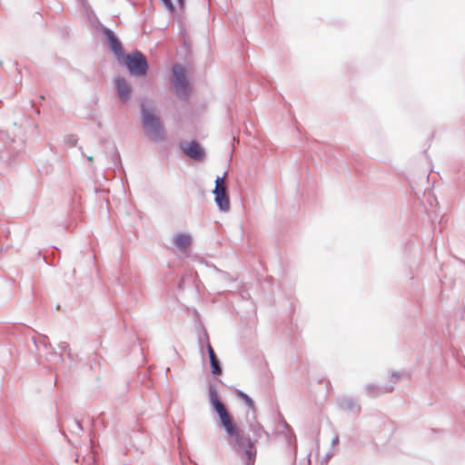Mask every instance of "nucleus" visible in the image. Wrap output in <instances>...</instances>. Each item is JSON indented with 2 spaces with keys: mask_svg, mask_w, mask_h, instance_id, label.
<instances>
[{
  "mask_svg": "<svg viewBox=\"0 0 465 465\" xmlns=\"http://www.w3.org/2000/svg\"><path fill=\"white\" fill-rule=\"evenodd\" d=\"M208 393L210 403L219 417L220 424L225 430L229 444L243 465H254L257 454L255 443L262 436L269 440V433L264 430L260 423L254 422L250 425V430L252 432L253 438L245 435L244 431L236 425L232 416L219 398L215 385H209Z\"/></svg>",
  "mask_w": 465,
  "mask_h": 465,
  "instance_id": "1",
  "label": "nucleus"
},
{
  "mask_svg": "<svg viewBox=\"0 0 465 465\" xmlns=\"http://www.w3.org/2000/svg\"><path fill=\"white\" fill-rule=\"evenodd\" d=\"M193 238L189 233L179 232L173 238V243L176 247L180 257H188L190 255V247Z\"/></svg>",
  "mask_w": 465,
  "mask_h": 465,
  "instance_id": "7",
  "label": "nucleus"
},
{
  "mask_svg": "<svg viewBox=\"0 0 465 465\" xmlns=\"http://www.w3.org/2000/svg\"><path fill=\"white\" fill-rule=\"evenodd\" d=\"M223 176H217L215 180V186L213 190L214 194V202L220 211L227 212L230 209V198L227 193L226 188L223 186Z\"/></svg>",
  "mask_w": 465,
  "mask_h": 465,
  "instance_id": "5",
  "label": "nucleus"
},
{
  "mask_svg": "<svg viewBox=\"0 0 465 465\" xmlns=\"http://www.w3.org/2000/svg\"><path fill=\"white\" fill-rule=\"evenodd\" d=\"M141 118L144 134L153 143H162L166 140V130L159 115L153 109L141 104Z\"/></svg>",
  "mask_w": 465,
  "mask_h": 465,
  "instance_id": "2",
  "label": "nucleus"
},
{
  "mask_svg": "<svg viewBox=\"0 0 465 465\" xmlns=\"http://www.w3.org/2000/svg\"><path fill=\"white\" fill-rule=\"evenodd\" d=\"M202 342H203V338H199L200 349H201V351H203V345H202Z\"/></svg>",
  "mask_w": 465,
  "mask_h": 465,
  "instance_id": "22",
  "label": "nucleus"
},
{
  "mask_svg": "<svg viewBox=\"0 0 465 465\" xmlns=\"http://www.w3.org/2000/svg\"><path fill=\"white\" fill-rule=\"evenodd\" d=\"M87 159H88L89 162H92L93 161V156H88Z\"/></svg>",
  "mask_w": 465,
  "mask_h": 465,
  "instance_id": "24",
  "label": "nucleus"
},
{
  "mask_svg": "<svg viewBox=\"0 0 465 465\" xmlns=\"http://www.w3.org/2000/svg\"><path fill=\"white\" fill-rule=\"evenodd\" d=\"M361 410V407L359 404L354 403L352 401H351V413L359 412Z\"/></svg>",
  "mask_w": 465,
  "mask_h": 465,
  "instance_id": "18",
  "label": "nucleus"
},
{
  "mask_svg": "<svg viewBox=\"0 0 465 465\" xmlns=\"http://www.w3.org/2000/svg\"><path fill=\"white\" fill-rule=\"evenodd\" d=\"M179 5L182 7L183 5L184 0H178Z\"/></svg>",
  "mask_w": 465,
  "mask_h": 465,
  "instance_id": "23",
  "label": "nucleus"
},
{
  "mask_svg": "<svg viewBox=\"0 0 465 465\" xmlns=\"http://www.w3.org/2000/svg\"><path fill=\"white\" fill-rule=\"evenodd\" d=\"M276 435L279 439L284 440L288 447H292L293 455L295 457L297 451L296 436L292 427L285 420H282L278 424Z\"/></svg>",
  "mask_w": 465,
  "mask_h": 465,
  "instance_id": "6",
  "label": "nucleus"
},
{
  "mask_svg": "<svg viewBox=\"0 0 465 465\" xmlns=\"http://www.w3.org/2000/svg\"><path fill=\"white\" fill-rule=\"evenodd\" d=\"M180 148L184 154L194 161H203L205 155L204 150L201 144L196 141L190 143H180Z\"/></svg>",
  "mask_w": 465,
  "mask_h": 465,
  "instance_id": "8",
  "label": "nucleus"
},
{
  "mask_svg": "<svg viewBox=\"0 0 465 465\" xmlns=\"http://www.w3.org/2000/svg\"><path fill=\"white\" fill-rule=\"evenodd\" d=\"M333 453L331 451H328L325 453L324 457L322 458V464L327 463L328 460L332 457Z\"/></svg>",
  "mask_w": 465,
  "mask_h": 465,
  "instance_id": "19",
  "label": "nucleus"
},
{
  "mask_svg": "<svg viewBox=\"0 0 465 465\" xmlns=\"http://www.w3.org/2000/svg\"><path fill=\"white\" fill-rule=\"evenodd\" d=\"M239 396L244 401V402L249 408L254 409V401L248 394L240 391Z\"/></svg>",
  "mask_w": 465,
  "mask_h": 465,
  "instance_id": "14",
  "label": "nucleus"
},
{
  "mask_svg": "<svg viewBox=\"0 0 465 465\" xmlns=\"http://www.w3.org/2000/svg\"><path fill=\"white\" fill-rule=\"evenodd\" d=\"M102 33L106 37L109 44V47L112 50V52L116 55L117 60L122 61L124 52L121 41L118 39L115 34L106 26L102 27Z\"/></svg>",
  "mask_w": 465,
  "mask_h": 465,
  "instance_id": "9",
  "label": "nucleus"
},
{
  "mask_svg": "<svg viewBox=\"0 0 465 465\" xmlns=\"http://www.w3.org/2000/svg\"><path fill=\"white\" fill-rule=\"evenodd\" d=\"M115 89L119 98L123 102H127L131 97V85L124 77H117L114 80Z\"/></svg>",
  "mask_w": 465,
  "mask_h": 465,
  "instance_id": "11",
  "label": "nucleus"
},
{
  "mask_svg": "<svg viewBox=\"0 0 465 465\" xmlns=\"http://www.w3.org/2000/svg\"><path fill=\"white\" fill-rule=\"evenodd\" d=\"M35 345L39 353H41V346L45 350H50V351L45 355L46 360L49 361L51 357H57L61 359V355L55 352L54 348H53L52 345L46 341L45 338H43L39 341H35Z\"/></svg>",
  "mask_w": 465,
  "mask_h": 465,
  "instance_id": "13",
  "label": "nucleus"
},
{
  "mask_svg": "<svg viewBox=\"0 0 465 465\" xmlns=\"http://www.w3.org/2000/svg\"><path fill=\"white\" fill-rule=\"evenodd\" d=\"M366 392L369 396L379 397L382 394L390 393L394 391L393 385L378 386L372 383L365 386Z\"/></svg>",
  "mask_w": 465,
  "mask_h": 465,
  "instance_id": "12",
  "label": "nucleus"
},
{
  "mask_svg": "<svg viewBox=\"0 0 465 465\" xmlns=\"http://www.w3.org/2000/svg\"><path fill=\"white\" fill-rule=\"evenodd\" d=\"M73 426L76 427L79 430H83L82 424H81V422L78 420H73Z\"/></svg>",
  "mask_w": 465,
  "mask_h": 465,
  "instance_id": "20",
  "label": "nucleus"
},
{
  "mask_svg": "<svg viewBox=\"0 0 465 465\" xmlns=\"http://www.w3.org/2000/svg\"><path fill=\"white\" fill-rule=\"evenodd\" d=\"M161 1L165 5L166 9H168L170 12L174 11V5H173L172 0H161Z\"/></svg>",
  "mask_w": 465,
  "mask_h": 465,
  "instance_id": "17",
  "label": "nucleus"
},
{
  "mask_svg": "<svg viewBox=\"0 0 465 465\" xmlns=\"http://www.w3.org/2000/svg\"><path fill=\"white\" fill-rule=\"evenodd\" d=\"M203 339L206 341V350L209 356L210 365L212 369V373L215 376H220L223 373V368L220 362L219 358L217 357L213 348L212 347L211 343L209 342V337L206 331L203 332Z\"/></svg>",
  "mask_w": 465,
  "mask_h": 465,
  "instance_id": "10",
  "label": "nucleus"
},
{
  "mask_svg": "<svg viewBox=\"0 0 465 465\" xmlns=\"http://www.w3.org/2000/svg\"><path fill=\"white\" fill-rule=\"evenodd\" d=\"M58 348L61 350V351H67V357L69 360H73L72 358V354L70 352V346L67 342L65 341H61L59 344H58Z\"/></svg>",
  "mask_w": 465,
  "mask_h": 465,
  "instance_id": "15",
  "label": "nucleus"
},
{
  "mask_svg": "<svg viewBox=\"0 0 465 465\" xmlns=\"http://www.w3.org/2000/svg\"><path fill=\"white\" fill-rule=\"evenodd\" d=\"M339 443V436L335 434L331 439V446L334 447Z\"/></svg>",
  "mask_w": 465,
  "mask_h": 465,
  "instance_id": "21",
  "label": "nucleus"
},
{
  "mask_svg": "<svg viewBox=\"0 0 465 465\" xmlns=\"http://www.w3.org/2000/svg\"><path fill=\"white\" fill-rule=\"evenodd\" d=\"M401 377V374L399 371H393V372H391V376L389 377V381L391 383L396 384L400 381Z\"/></svg>",
  "mask_w": 465,
  "mask_h": 465,
  "instance_id": "16",
  "label": "nucleus"
},
{
  "mask_svg": "<svg viewBox=\"0 0 465 465\" xmlns=\"http://www.w3.org/2000/svg\"><path fill=\"white\" fill-rule=\"evenodd\" d=\"M119 62L124 64L129 74L134 77H143L147 74L149 66L146 57L138 50L129 53L125 56L123 55L122 61Z\"/></svg>",
  "mask_w": 465,
  "mask_h": 465,
  "instance_id": "3",
  "label": "nucleus"
},
{
  "mask_svg": "<svg viewBox=\"0 0 465 465\" xmlns=\"http://www.w3.org/2000/svg\"><path fill=\"white\" fill-rule=\"evenodd\" d=\"M172 84L175 88L177 96L185 100L189 96L190 88L184 67L180 64H174L172 69Z\"/></svg>",
  "mask_w": 465,
  "mask_h": 465,
  "instance_id": "4",
  "label": "nucleus"
}]
</instances>
